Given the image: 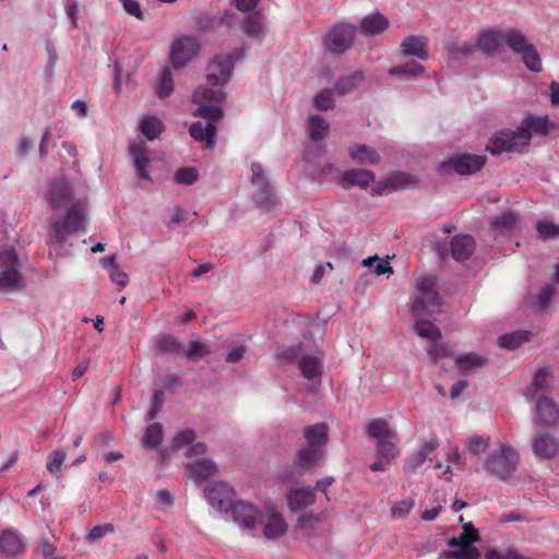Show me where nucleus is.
<instances>
[{"label":"nucleus","instance_id":"nucleus-44","mask_svg":"<svg viewBox=\"0 0 559 559\" xmlns=\"http://www.w3.org/2000/svg\"><path fill=\"white\" fill-rule=\"evenodd\" d=\"M423 72L424 68L417 61H408L403 66L393 67L389 70V73L395 76H417Z\"/></svg>","mask_w":559,"mask_h":559},{"label":"nucleus","instance_id":"nucleus-5","mask_svg":"<svg viewBox=\"0 0 559 559\" xmlns=\"http://www.w3.org/2000/svg\"><path fill=\"white\" fill-rule=\"evenodd\" d=\"M368 438L377 441V457L391 462L400 455V450L393 443L395 433L384 418H374L366 427Z\"/></svg>","mask_w":559,"mask_h":559},{"label":"nucleus","instance_id":"nucleus-36","mask_svg":"<svg viewBox=\"0 0 559 559\" xmlns=\"http://www.w3.org/2000/svg\"><path fill=\"white\" fill-rule=\"evenodd\" d=\"M532 333L530 331H514L501 335L498 338V345L507 349H515L523 343L530 341Z\"/></svg>","mask_w":559,"mask_h":559},{"label":"nucleus","instance_id":"nucleus-23","mask_svg":"<svg viewBox=\"0 0 559 559\" xmlns=\"http://www.w3.org/2000/svg\"><path fill=\"white\" fill-rule=\"evenodd\" d=\"M402 52L405 56H415L421 60L428 59V41L426 38L409 35L401 44Z\"/></svg>","mask_w":559,"mask_h":559},{"label":"nucleus","instance_id":"nucleus-15","mask_svg":"<svg viewBox=\"0 0 559 559\" xmlns=\"http://www.w3.org/2000/svg\"><path fill=\"white\" fill-rule=\"evenodd\" d=\"M194 440L195 431L192 429H185L173 439V449L181 450L189 445L186 452V456L188 459L202 456L206 452V445L203 442L194 443Z\"/></svg>","mask_w":559,"mask_h":559},{"label":"nucleus","instance_id":"nucleus-18","mask_svg":"<svg viewBox=\"0 0 559 559\" xmlns=\"http://www.w3.org/2000/svg\"><path fill=\"white\" fill-rule=\"evenodd\" d=\"M260 525H263V534L269 539L278 538L287 531V524L283 516L272 510H264L263 522Z\"/></svg>","mask_w":559,"mask_h":559},{"label":"nucleus","instance_id":"nucleus-17","mask_svg":"<svg viewBox=\"0 0 559 559\" xmlns=\"http://www.w3.org/2000/svg\"><path fill=\"white\" fill-rule=\"evenodd\" d=\"M255 187L257 191L253 194V199L257 205L267 213H273L280 205V199L276 192L267 182L266 178H262L261 185Z\"/></svg>","mask_w":559,"mask_h":559},{"label":"nucleus","instance_id":"nucleus-45","mask_svg":"<svg viewBox=\"0 0 559 559\" xmlns=\"http://www.w3.org/2000/svg\"><path fill=\"white\" fill-rule=\"evenodd\" d=\"M415 330L420 337L429 338L432 342H437L441 338L440 330L429 321L418 320L415 323Z\"/></svg>","mask_w":559,"mask_h":559},{"label":"nucleus","instance_id":"nucleus-14","mask_svg":"<svg viewBox=\"0 0 559 559\" xmlns=\"http://www.w3.org/2000/svg\"><path fill=\"white\" fill-rule=\"evenodd\" d=\"M504 31L499 28H488L479 33L477 39V48L489 57H495L500 53L501 47L504 44Z\"/></svg>","mask_w":559,"mask_h":559},{"label":"nucleus","instance_id":"nucleus-49","mask_svg":"<svg viewBox=\"0 0 559 559\" xmlns=\"http://www.w3.org/2000/svg\"><path fill=\"white\" fill-rule=\"evenodd\" d=\"M67 457V453L64 450H55L52 451L47 459L46 468L48 472L52 474H59L61 472V466Z\"/></svg>","mask_w":559,"mask_h":559},{"label":"nucleus","instance_id":"nucleus-37","mask_svg":"<svg viewBox=\"0 0 559 559\" xmlns=\"http://www.w3.org/2000/svg\"><path fill=\"white\" fill-rule=\"evenodd\" d=\"M329 131V123L318 115L310 116L307 122V132L313 141L323 140Z\"/></svg>","mask_w":559,"mask_h":559},{"label":"nucleus","instance_id":"nucleus-59","mask_svg":"<svg viewBox=\"0 0 559 559\" xmlns=\"http://www.w3.org/2000/svg\"><path fill=\"white\" fill-rule=\"evenodd\" d=\"M17 261V254L13 247L4 246L0 248V263L12 267Z\"/></svg>","mask_w":559,"mask_h":559},{"label":"nucleus","instance_id":"nucleus-50","mask_svg":"<svg viewBox=\"0 0 559 559\" xmlns=\"http://www.w3.org/2000/svg\"><path fill=\"white\" fill-rule=\"evenodd\" d=\"M158 350L163 354H177L181 350V344L178 338L173 335H164L157 343Z\"/></svg>","mask_w":559,"mask_h":559},{"label":"nucleus","instance_id":"nucleus-2","mask_svg":"<svg viewBox=\"0 0 559 559\" xmlns=\"http://www.w3.org/2000/svg\"><path fill=\"white\" fill-rule=\"evenodd\" d=\"M549 132L547 117L530 115L525 117L516 130H501L497 132L486 146L491 155H501L507 152H522L530 145L533 133L545 136Z\"/></svg>","mask_w":559,"mask_h":559},{"label":"nucleus","instance_id":"nucleus-35","mask_svg":"<svg viewBox=\"0 0 559 559\" xmlns=\"http://www.w3.org/2000/svg\"><path fill=\"white\" fill-rule=\"evenodd\" d=\"M299 370L307 380H314L321 376V362L311 355L304 356L298 362Z\"/></svg>","mask_w":559,"mask_h":559},{"label":"nucleus","instance_id":"nucleus-21","mask_svg":"<svg viewBox=\"0 0 559 559\" xmlns=\"http://www.w3.org/2000/svg\"><path fill=\"white\" fill-rule=\"evenodd\" d=\"M475 250L474 238L469 235H457L450 242L451 255L456 261L468 259Z\"/></svg>","mask_w":559,"mask_h":559},{"label":"nucleus","instance_id":"nucleus-54","mask_svg":"<svg viewBox=\"0 0 559 559\" xmlns=\"http://www.w3.org/2000/svg\"><path fill=\"white\" fill-rule=\"evenodd\" d=\"M449 559H479V551L472 545L461 549H454L447 552Z\"/></svg>","mask_w":559,"mask_h":559},{"label":"nucleus","instance_id":"nucleus-24","mask_svg":"<svg viewBox=\"0 0 559 559\" xmlns=\"http://www.w3.org/2000/svg\"><path fill=\"white\" fill-rule=\"evenodd\" d=\"M186 467L190 472L189 477L197 481L206 480L217 473V465L209 459L197 460L193 463L187 464Z\"/></svg>","mask_w":559,"mask_h":559},{"label":"nucleus","instance_id":"nucleus-7","mask_svg":"<svg viewBox=\"0 0 559 559\" xmlns=\"http://www.w3.org/2000/svg\"><path fill=\"white\" fill-rule=\"evenodd\" d=\"M321 457L322 452L313 448L306 445L300 448L296 453L292 467L280 473V479L283 481H292L296 476L314 469L319 465Z\"/></svg>","mask_w":559,"mask_h":559},{"label":"nucleus","instance_id":"nucleus-6","mask_svg":"<svg viewBox=\"0 0 559 559\" xmlns=\"http://www.w3.org/2000/svg\"><path fill=\"white\" fill-rule=\"evenodd\" d=\"M519 462V453L511 445L502 444L498 453L487 457L484 467L491 475L506 480L516 469Z\"/></svg>","mask_w":559,"mask_h":559},{"label":"nucleus","instance_id":"nucleus-63","mask_svg":"<svg viewBox=\"0 0 559 559\" xmlns=\"http://www.w3.org/2000/svg\"><path fill=\"white\" fill-rule=\"evenodd\" d=\"M123 5V9L127 13L132 16H135L139 20H143V14L141 11L140 3L136 0H120Z\"/></svg>","mask_w":559,"mask_h":559},{"label":"nucleus","instance_id":"nucleus-62","mask_svg":"<svg viewBox=\"0 0 559 559\" xmlns=\"http://www.w3.org/2000/svg\"><path fill=\"white\" fill-rule=\"evenodd\" d=\"M111 282L116 283L121 290L128 284V275L118 265L109 271Z\"/></svg>","mask_w":559,"mask_h":559},{"label":"nucleus","instance_id":"nucleus-8","mask_svg":"<svg viewBox=\"0 0 559 559\" xmlns=\"http://www.w3.org/2000/svg\"><path fill=\"white\" fill-rule=\"evenodd\" d=\"M355 35L356 26L340 23L329 31L323 39V44L326 50L342 55L352 47Z\"/></svg>","mask_w":559,"mask_h":559},{"label":"nucleus","instance_id":"nucleus-25","mask_svg":"<svg viewBox=\"0 0 559 559\" xmlns=\"http://www.w3.org/2000/svg\"><path fill=\"white\" fill-rule=\"evenodd\" d=\"M388 27V19L379 12L366 15L360 23V32L365 36L379 35L386 31Z\"/></svg>","mask_w":559,"mask_h":559},{"label":"nucleus","instance_id":"nucleus-30","mask_svg":"<svg viewBox=\"0 0 559 559\" xmlns=\"http://www.w3.org/2000/svg\"><path fill=\"white\" fill-rule=\"evenodd\" d=\"M365 80V74L362 71H355L352 74L341 76L334 87L333 91L338 95H345L354 92Z\"/></svg>","mask_w":559,"mask_h":559},{"label":"nucleus","instance_id":"nucleus-13","mask_svg":"<svg viewBox=\"0 0 559 559\" xmlns=\"http://www.w3.org/2000/svg\"><path fill=\"white\" fill-rule=\"evenodd\" d=\"M439 438L431 437L428 440H424L418 450L407 455L404 461V472L407 474L415 473L420 466L428 460V455L436 451L439 447Z\"/></svg>","mask_w":559,"mask_h":559},{"label":"nucleus","instance_id":"nucleus-3","mask_svg":"<svg viewBox=\"0 0 559 559\" xmlns=\"http://www.w3.org/2000/svg\"><path fill=\"white\" fill-rule=\"evenodd\" d=\"M86 198L80 199L70 205L63 218L50 217V227L57 245H63L68 236L86 229Z\"/></svg>","mask_w":559,"mask_h":559},{"label":"nucleus","instance_id":"nucleus-1","mask_svg":"<svg viewBox=\"0 0 559 559\" xmlns=\"http://www.w3.org/2000/svg\"><path fill=\"white\" fill-rule=\"evenodd\" d=\"M233 69L231 55L216 56L207 67L206 82L193 94V102L200 105L193 115L203 118L204 121L193 122L189 133L195 141L205 142L209 147L215 145L216 123L222 119L223 110L216 105L205 103H218L225 99L223 87L227 84Z\"/></svg>","mask_w":559,"mask_h":559},{"label":"nucleus","instance_id":"nucleus-53","mask_svg":"<svg viewBox=\"0 0 559 559\" xmlns=\"http://www.w3.org/2000/svg\"><path fill=\"white\" fill-rule=\"evenodd\" d=\"M333 90H323L314 97V106L318 110H329L334 106Z\"/></svg>","mask_w":559,"mask_h":559},{"label":"nucleus","instance_id":"nucleus-51","mask_svg":"<svg viewBox=\"0 0 559 559\" xmlns=\"http://www.w3.org/2000/svg\"><path fill=\"white\" fill-rule=\"evenodd\" d=\"M211 353L209 345L201 341H192L188 348L182 349V354L187 359H194L198 356H206Z\"/></svg>","mask_w":559,"mask_h":559},{"label":"nucleus","instance_id":"nucleus-11","mask_svg":"<svg viewBox=\"0 0 559 559\" xmlns=\"http://www.w3.org/2000/svg\"><path fill=\"white\" fill-rule=\"evenodd\" d=\"M207 502L218 511L228 512L233 508L235 490L226 483H215L205 489Z\"/></svg>","mask_w":559,"mask_h":559},{"label":"nucleus","instance_id":"nucleus-61","mask_svg":"<svg viewBox=\"0 0 559 559\" xmlns=\"http://www.w3.org/2000/svg\"><path fill=\"white\" fill-rule=\"evenodd\" d=\"M549 377V370L546 367L539 368L533 378V385L536 390H543L547 388Z\"/></svg>","mask_w":559,"mask_h":559},{"label":"nucleus","instance_id":"nucleus-64","mask_svg":"<svg viewBox=\"0 0 559 559\" xmlns=\"http://www.w3.org/2000/svg\"><path fill=\"white\" fill-rule=\"evenodd\" d=\"M333 270V265L331 262H325V263H321L319 264L314 271H313V274L310 278L311 283L312 284H320L322 277L324 276V274L328 272V271H332Z\"/></svg>","mask_w":559,"mask_h":559},{"label":"nucleus","instance_id":"nucleus-29","mask_svg":"<svg viewBox=\"0 0 559 559\" xmlns=\"http://www.w3.org/2000/svg\"><path fill=\"white\" fill-rule=\"evenodd\" d=\"M487 364V358L475 354L467 353L455 357V365L460 373L466 374L476 369L484 367Z\"/></svg>","mask_w":559,"mask_h":559},{"label":"nucleus","instance_id":"nucleus-20","mask_svg":"<svg viewBox=\"0 0 559 559\" xmlns=\"http://www.w3.org/2000/svg\"><path fill=\"white\" fill-rule=\"evenodd\" d=\"M376 176L373 171L368 169H349L342 175V185L345 189L359 187L367 189L373 182Z\"/></svg>","mask_w":559,"mask_h":559},{"label":"nucleus","instance_id":"nucleus-16","mask_svg":"<svg viewBox=\"0 0 559 559\" xmlns=\"http://www.w3.org/2000/svg\"><path fill=\"white\" fill-rule=\"evenodd\" d=\"M533 451L540 459H552L559 452V440L550 432H537L533 441Z\"/></svg>","mask_w":559,"mask_h":559},{"label":"nucleus","instance_id":"nucleus-10","mask_svg":"<svg viewBox=\"0 0 559 559\" xmlns=\"http://www.w3.org/2000/svg\"><path fill=\"white\" fill-rule=\"evenodd\" d=\"M230 511L234 521L242 527L254 530L263 522L264 510L259 509L251 502L238 500Z\"/></svg>","mask_w":559,"mask_h":559},{"label":"nucleus","instance_id":"nucleus-34","mask_svg":"<svg viewBox=\"0 0 559 559\" xmlns=\"http://www.w3.org/2000/svg\"><path fill=\"white\" fill-rule=\"evenodd\" d=\"M0 548L5 555H17L24 550V544L16 533L5 531L0 537Z\"/></svg>","mask_w":559,"mask_h":559},{"label":"nucleus","instance_id":"nucleus-31","mask_svg":"<svg viewBox=\"0 0 559 559\" xmlns=\"http://www.w3.org/2000/svg\"><path fill=\"white\" fill-rule=\"evenodd\" d=\"M504 45H507L514 53L521 55L530 47L532 43L528 41L526 36L518 28L510 27L504 31Z\"/></svg>","mask_w":559,"mask_h":559},{"label":"nucleus","instance_id":"nucleus-43","mask_svg":"<svg viewBox=\"0 0 559 559\" xmlns=\"http://www.w3.org/2000/svg\"><path fill=\"white\" fill-rule=\"evenodd\" d=\"M21 281L20 272L14 267H8L0 274V290L11 292Z\"/></svg>","mask_w":559,"mask_h":559},{"label":"nucleus","instance_id":"nucleus-4","mask_svg":"<svg viewBox=\"0 0 559 559\" xmlns=\"http://www.w3.org/2000/svg\"><path fill=\"white\" fill-rule=\"evenodd\" d=\"M416 295L412 305V312L420 318L432 313L440 306V297L437 292V278L435 276H421L416 280Z\"/></svg>","mask_w":559,"mask_h":559},{"label":"nucleus","instance_id":"nucleus-19","mask_svg":"<svg viewBox=\"0 0 559 559\" xmlns=\"http://www.w3.org/2000/svg\"><path fill=\"white\" fill-rule=\"evenodd\" d=\"M536 411L542 425L552 427L559 423V405L552 399L547 396L539 397Z\"/></svg>","mask_w":559,"mask_h":559},{"label":"nucleus","instance_id":"nucleus-52","mask_svg":"<svg viewBox=\"0 0 559 559\" xmlns=\"http://www.w3.org/2000/svg\"><path fill=\"white\" fill-rule=\"evenodd\" d=\"M198 171L192 167L179 168L175 174V181L179 185L190 186L198 180Z\"/></svg>","mask_w":559,"mask_h":559},{"label":"nucleus","instance_id":"nucleus-39","mask_svg":"<svg viewBox=\"0 0 559 559\" xmlns=\"http://www.w3.org/2000/svg\"><path fill=\"white\" fill-rule=\"evenodd\" d=\"M516 222L518 215L512 211H506L493 216L490 221V226L492 229L504 233L513 229L516 225Z\"/></svg>","mask_w":559,"mask_h":559},{"label":"nucleus","instance_id":"nucleus-57","mask_svg":"<svg viewBox=\"0 0 559 559\" xmlns=\"http://www.w3.org/2000/svg\"><path fill=\"white\" fill-rule=\"evenodd\" d=\"M489 445V438L488 437H471L468 439V450L473 454H479L486 451V449Z\"/></svg>","mask_w":559,"mask_h":559},{"label":"nucleus","instance_id":"nucleus-33","mask_svg":"<svg viewBox=\"0 0 559 559\" xmlns=\"http://www.w3.org/2000/svg\"><path fill=\"white\" fill-rule=\"evenodd\" d=\"M479 539V533L474 527V525L468 522L463 525V532L456 536L449 539L448 545L450 547L461 549L463 547L472 546V544Z\"/></svg>","mask_w":559,"mask_h":559},{"label":"nucleus","instance_id":"nucleus-40","mask_svg":"<svg viewBox=\"0 0 559 559\" xmlns=\"http://www.w3.org/2000/svg\"><path fill=\"white\" fill-rule=\"evenodd\" d=\"M141 132L152 141L159 136L164 130L163 122L155 116L143 117L140 124Z\"/></svg>","mask_w":559,"mask_h":559},{"label":"nucleus","instance_id":"nucleus-12","mask_svg":"<svg viewBox=\"0 0 559 559\" xmlns=\"http://www.w3.org/2000/svg\"><path fill=\"white\" fill-rule=\"evenodd\" d=\"M199 45L194 38L180 37L171 45L170 61L175 68H181L197 55Z\"/></svg>","mask_w":559,"mask_h":559},{"label":"nucleus","instance_id":"nucleus-26","mask_svg":"<svg viewBox=\"0 0 559 559\" xmlns=\"http://www.w3.org/2000/svg\"><path fill=\"white\" fill-rule=\"evenodd\" d=\"M72 199L71 187L63 180L55 181L50 189V204L53 210L63 207Z\"/></svg>","mask_w":559,"mask_h":559},{"label":"nucleus","instance_id":"nucleus-41","mask_svg":"<svg viewBox=\"0 0 559 559\" xmlns=\"http://www.w3.org/2000/svg\"><path fill=\"white\" fill-rule=\"evenodd\" d=\"M163 436V426L159 423H153L146 428L142 443L146 449H155L162 443Z\"/></svg>","mask_w":559,"mask_h":559},{"label":"nucleus","instance_id":"nucleus-46","mask_svg":"<svg viewBox=\"0 0 559 559\" xmlns=\"http://www.w3.org/2000/svg\"><path fill=\"white\" fill-rule=\"evenodd\" d=\"M174 90L173 74L168 68L163 69L159 82L156 88V95L159 98L168 97Z\"/></svg>","mask_w":559,"mask_h":559},{"label":"nucleus","instance_id":"nucleus-47","mask_svg":"<svg viewBox=\"0 0 559 559\" xmlns=\"http://www.w3.org/2000/svg\"><path fill=\"white\" fill-rule=\"evenodd\" d=\"M536 230L538 233L539 238L543 240H549L559 238V225L548 222V221H539L536 224Z\"/></svg>","mask_w":559,"mask_h":559},{"label":"nucleus","instance_id":"nucleus-27","mask_svg":"<svg viewBox=\"0 0 559 559\" xmlns=\"http://www.w3.org/2000/svg\"><path fill=\"white\" fill-rule=\"evenodd\" d=\"M352 159L360 165H376L380 162L378 152L366 144L354 145L349 148Z\"/></svg>","mask_w":559,"mask_h":559},{"label":"nucleus","instance_id":"nucleus-28","mask_svg":"<svg viewBox=\"0 0 559 559\" xmlns=\"http://www.w3.org/2000/svg\"><path fill=\"white\" fill-rule=\"evenodd\" d=\"M316 501L314 490L311 488L294 489L288 493L289 507L297 511L302 510Z\"/></svg>","mask_w":559,"mask_h":559},{"label":"nucleus","instance_id":"nucleus-32","mask_svg":"<svg viewBox=\"0 0 559 559\" xmlns=\"http://www.w3.org/2000/svg\"><path fill=\"white\" fill-rule=\"evenodd\" d=\"M242 31L245 34L253 39H261L265 35L263 27V15L260 12L250 14L242 21Z\"/></svg>","mask_w":559,"mask_h":559},{"label":"nucleus","instance_id":"nucleus-58","mask_svg":"<svg viewBox=\"0 0 559 559\" xmlns=\"http://www.w3.org/2000/svg\"><path fill=\"white\" fill-rule=\"evenodd\" d=\"M114 531H115V527L110 523H107L104 525H96L90 530V532L87 534V539L90 542H95L97 539L103 538L108 533H114Z\"/></svg>","mask_w":559,"mask_h":559},{"label":"nucleus","instance_id":"nucleus-22","mask_svg":"<svg viewBox=\"0 0 559 559\" xmlns=\"http://www.w3.org/2000/svg\"><path fill=\"white\" fill-rule=\"evenodd\" d=\"M304 437L309 448L322 452L328 442V426L323 423L307 426L304 430Z\"/></svg>","mask_w":559,"mask_h":559},{"label":"nucleus","instance_id":"nucleus-38","mask_svg":"<svg viewBox=\"0 0 559 559\" xmlns=\"http://www.w3.org/2000/svg\"><path fill=\"white\" fill-rule=\"evenodd\" d=\"M130 154L133 157V164L136 170V174L142 179H150V176L146 171V167L148 165V157L146 156V153L144 148L140 145H131Z\"/></svg>","mask_w":559,"mask_h":559},{"label":"nucleus","instance_id":"nucleus-56","mask_svg":"<svg viewBox=\"0 0 559 559\" xmlns=\"http://www.w3.org/2000/svg\"><path fill=\"white\" fill-rule=\"evenodd\" d=\"M555 292V287L550 284H546L539 289L537 294V304L542 309H546L549 306Z\"/></svg>","mask_w":559,"mask_h":559},{"label":"nucleus","instance_id":"nucleus-42","mask_svg":"<svg viewBox=\"0 0 559 559\" xmlns=\"http://www.w3.org/2000/svg\"><path fill=\"white\" fill-rule=\"evenodd\" d=\"M524 66L534 73H539L543 70V63L536 47L532 44L526 47V50L521 53Z\"/></svg>","mask_w":559,"mask_h":559},{"label":"nucleus","instance_id":"nucleus-9","mask_svg":"<svg viewBox=\"0 0 559 559\" xmlns=\"http://www.w3.org/2000/svg\"><path fill=\"white\" fill-rule=\"evenodd\" d=\"M486 159L485 155L461 154L443 162L440 165V171L444 173L450 168L461 176L473 175L484 167Z\"/></svg>","mask_w":559,"mask_h":559},{"label":"nucleus","instance_id":"nucleus-48","mask_svg":"<svg viewBox=\"0 0 559 559\" xmlns=\"http://www.w3.org/2000/svg\"><path fill=\"white\" fill-rule=\"evenodd\" d=\"M391 190H404L415 186L414 177L405 173H397L390 177Z\"/></svg>","mask_w":559,"mask_h":559},{"label":"nucleus","instance_id":"nucleus-55","mask_svg":"<svg viewBox=\"0 0 559 559\" xmlns=\"http://www.w3.org/2000/svg\"><path fill=\"white\" fill-rule=\"evenodd\" d=\"M414 508V500L407 499L402 500L393 504L391 511L394 519L404 518L409 514Z\"/></svg>","mask_w":559,"mask_h":559},{"label":"nucleus","instance_id":"nucleus-60","mask_svg":"<svg viewBox=\"0 0 559 559\" xmlns=\"http://www.w3.org/2000/svg\"><path fill=\"white\" fill-rule=\"evenodd\" d=\"M300 345L283 346L278 349L277 356L286 361H293L300 355Z\"/></svg>","mask_w":559,"mask_h":559}]
</instances>
